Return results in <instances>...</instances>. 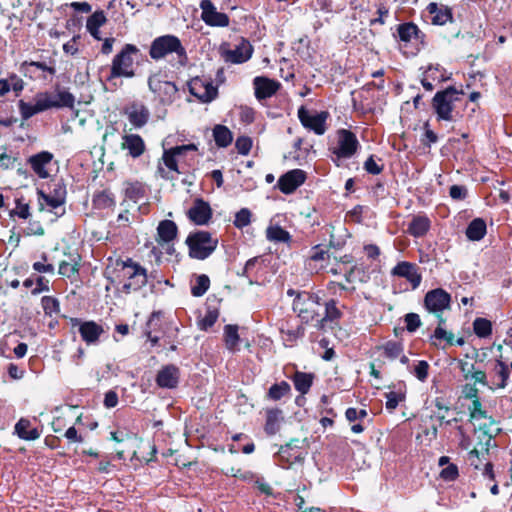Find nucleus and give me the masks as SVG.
<instances>
[{"mask_svg": "<svg viewBox=\"0 0 512 512\" xmlns=\"http://www.w3.org/2000/svg\"><path fill=\"white\" fill-rule=\"evenodd\" d=\"M210 287V279L207 275L201 274L197 275L195 278V282L191 286V294L194 297L203 296Z\"/></svg>", "mask_w": 512, "mask_h": 512, "instance_id": "obj_42", "label": "nucleus"}, {"mask_svg": "<svg viewBox=\"0 0 512 512\" xmlns=\"http://www.w3.org/2000/svg\"><path fill=\"white\" fill-rule=\"evenodd\" d=\"M53 154L48 151H41L30 156L27 160L33 172L40 178L46 179L50 176L47 166L51 164Z\"/></svg>", "mask_w": 512, "mask_h": 512, "instance_id": "obj_25", "label": "nucleus"}, {"mask_svg": "<svg viewBox=\"0 0 512 512\" xmlns=\"http://www.w3.org/2000/svg\"><path fill=\"white\" fill-rule=\"evenodd\" d=\"M166 78V75L161 72L152 74L148 78V86L161 103L170 104L174 101L178 88Z\"/></svg>", "mask_w": 512, "mask_h": 512, "instance_id": "obj_9", "label": "nucleus"}, {"mask_svg": "<svg viewBox=\"0 0 512 512\" xmlns=\"http://www.w3.org/2000/svg\"><path fill=\"white\" fill-rule=\"evenodd\" d=\"M39 195L43 199L44 204L50 209V211L55 210L54 213L57 216H61L65 213V208L63 205L66 200V188L64 185L56 184L52 193L45 194L40 191Z\"/></svg>", "mask_w": 512, "mask_h": 512, "instance_id": "obj_17", "label": "nucleus"}, {"mask_svg": "<svg viewBox=\"0 0 512 512\" xmlns=\"http://www.w3.org/2000/svg\"><path fill=\"white\" fill-rule=\"evenodd\" d=\"M367 415L368 413L365 409L358 410L353 407L348 408L345 412V417L349 422L364 419Z\"/></svg>", "mask_w": 512, "mask_h": 512, "instance_id": "obj_62", "label": "nucleus"}, {"mask_svg": "<svg viewBox=\"0 0 512 512\" xmlns=\"http://www.w3.org/2000/svg\"><path fill=\"white\" fill-rule=\"evenodd\" d=\"M359 148L360 143L352 131L339 129L336 132V141L329 147V151L332 161L339 166L341 160L352 158Z\"/></svg>", "mask_w": 512, "mask_h": 512, "instance_id": "obj_6", "label": "nucleus"}, {"mask_svg": "<svg viewBox=\"0 0 512 512\" xmlns=\"http://www.w3.org/2000/svg\"><path fill=\"white\" fill-rule=\"evenodd\" d=\"M75 97L68 91L63 90L59 91L54 96L55 108L68 107L72 108L74 106Z\"/></svg>", "mask_w": 512, "mask_h": 512, "instance_id": "obj_49", "label": "nucleus"}, {"mask_svg": "<svg viewBox=\"0 0 512 512\" xmlns=\"http://www.w3.org/2000/svg\"><path fill=\"white\" fill-rule=\"evenodd\" d=\"M190 93L202 102H211L217 96V88L209 81L199 77L193 78L189 82Z\"/></svg>", "mask_w": 512, "mask_h": 512, "instance_id": "obj_20", "label": "nucleus"}, {"mask_svg": "<svg viewBox=\"0 0 512 512\" xmlns=\"http://www.w3.org/2000/svg\"><path fill=\"white\" fill-rule=\"evenodd\" d=\"M115 281L122 286V292L129 294L141 289L147 283V270L131 258L116 260Z\"/></svg>", "mask_w": 512, "mask_h": 512, "instance_id": "obj_1", "label": "nucleus"}, {"mask_svg": "<svg viewBox=\"0 0 512 512\" xmlns=\"http://www.w3.org/2000/svg\"><path fill=\"white\" fill-rule=\"evenodd\" d=\"M364 169L372 175H378L382 172L383 166L376 163L374 156L371 155L364 163Z\"/></svg>", "mask_w": 512, "mask_h": 512, "instance_id": "obj_63", "label": "nucleus"}, {"mask_svg": "<svg viewBox=\"0 0 512 512\" xmlns=\"http://www.w3.org/2000/svg\"><path fill=\"white\" fill-rule=\"evenodd\" d=\"M235 147L239 154L247 155L252 148V140L246 136L238 137L235 142Z\"/></svg>", "mask_w": 512, "mask_h": 512, "instance_id": "obj_59", "label": "nucleus"}, {"mask_svg": "<svg viewBox=\"0 0 512 512\" xmlns=\"http://www.w3.org/2000/svg\"><path fill=\"white\" fill-rule=\"evenodd\" d=\"M19 111L21 114L22 119L27 120L31 118L32 116L38 114V110L36 108L35 102L34 103H28L23 100H20L18 103Z\"/></svg>", "mask_w": 512, "mask_h": 512, "instance_id": "obj_56", "label": "nucleus"}, {"mask_svg": "<svg viewBox=\"0 0 512 512\" xmlns=\"http://www.w3.org/2000/svg\"><path fill=\"white\" fill-rule=\"evenodd\" d=\"M218 319V312L216 310H209L206 314L198 320V327L200 330L207 331L211 328Z\"/></svg>", "mask_w": 512, "mask_h": 512, "instance_id": "obj_54", "label": "nucleus"}, {"mask_svg": "<svg viewBox=\"0 0 512 512\" xmlns=\"http://www.w3.org/2000/svg\"><path fill=\"white\" fill-rule=\"evenodd\" d=\"M11 217H19L21 219H27L30 216V207L27 203L23 202L22 199H16L15 207L10 212Z\"/></svg>", "mask_w": 512, "mask_h": 512, "instance_id": "obj_55", "label": "nucleus"}, {"mask_svg": "<svg viewBox=\"0 0 512 512\" xmlns=\"http://www.w3.org/2000/svg\"><path fill=\"white\" fill-rule=\"evenodd\" d=\"M405 324L408 332H415L421 326V320L419 315L416 313L406 314Z\"/></svg>", "mask_w": 512, "mask_h": 512, "instance_id": "obj_60", "label": "nucleus"}, {"mask_svg": "<svg viewBox=\"0 0 512 512\" xmlns=\"http://www.w3.org/2000/svg\"><path fill=\"white\" fill-rule=\"evenodd\" d=\"M473 330L479 338H488L492 334V323L486 318L478 317L473 322Z\"/></svg>", "mask_w": 512, "mask_h": 512, "instance_id": "obj_43", "label": "nucleus"}, {"mask_svg": "<svg viewBox=\"0 0 512 512\" xmlns=\"http://www.w3.org/2000/svg\"><path fill=\"white\" fill-rule=\"evenodd\" d=\"M251 211L248 208H242L235 214L233 224L236 228L242 229L251 222Z\"/></svg>", "mask_w": 512, "mask_h": 512, "instance_id": "obj_53", "label": "nucleus"}, {"mask_svg": "<svg viewBox=\"0 0 512 512\" xmlns=\"http://www.w3.org/2000/svg\"><path fill=\"white\" fill-rule=\"evenodd\" d=\"M224 342L226 348L231 351L235 352L238 350V344L240 342V337L238 334V326L228 324L224 327Z\"/></svg>", "mask_w": 512, "mask_h": 512, "instance_id": "obj_38", "label": "nucleus"}, {"mask_svg": "<svg viewBox=\"0 0 512 512\" xmlns=\"http://www.w3.org/2000/svg\"><path fill=\"white\" fill-rule=\"evenodd\" d=\"M297 443L298 440H292L280 447L277 456L282 467L288 468L292 464L302 462L304 460V453Z\"/></svg>", "mask_w": 512, "mask_h": 512, "instance_id": "obj_21", "label": "nucleus"}, {"mask_svg": "<svg viewBox=\"0 0 512 512\" xmlns=\"http://www.w3.org/2000/svg\"><path fill=\"white\" fill-rule=\"evenodd\" d=\"M34 102L39 113L51 108H55L54 95L48 92L36 94L34 97Z\"/></svg>", "mask_w": 512, "mask_h": 512, "instance_id": "obj_45", "label": "nucleus"}, {"mask_svg": "<svg viewBox=\"0 0 512 512\" xmlns=\"http://www.w3.org/2000/svg\"><path fill=\"white\" fill-rule=\"evenodd\" d=\"M213 138L216 145L220 148H226L233 141L232 132L228 127L218 124L213 128Z\"/></svg>", "mask_w": 512, "mask_h": 512, "instance_id": "obj_37", "label": "nucleus"}, {"mask_svg": "<svg viewBox=\"0 0 512 512\" xmlns=\"http://www.w3.org/2000/svg\"><path fill=\"white\" fill-rule=\"evenodd\" d=\"M510 377V370L507 364L502 360H496L490 372V385L491 390L504 389L508 385Z\"/></svg>", "mask_w": 512, "mask_h": 512, "instance_id": "obj_24", "label": "nucleus"}, {"mask_svg": "<svg viewBox=\"0 0 512 512\" xmlns=\"http://www.w3.org/2000/svg\"><path fill=\"white\" fill-rule=\"evenodd\" d=\"M93 204L98 209H106L115 206L116 201L111 192L101 191L94 195Z\"/></svg>", "mask_w": 512, "mask_h": 512, "instance_id": "obj_41", "label": "nucleus"}, {"mask_svg": "<svg viewBox=\"0 0 512 512\" xmlns=\"http://www.w3.org/2000/svg\"><path fill=\"white\" fill-rule=\"evenodd\" d=\"M467 363L462 366V371L464 373V378L466 380L473 379L476 383H480L482 385H486L489 387L490 382L487 381V375L482 370H475L474 365H471V369H466Z\"/></svg>", "mask_w": 512, "mask_h": 512, "instance_id": "obj_48", "label": "nucleus"}, {"mask_svg": "<svg viewBox=\"0 0 512 512\" xmlns=\"http://www.w3.org/2000/svg\"><path fill=\"white\" fill-rule=\"evenodd\" d=\"M291 386L286 381L273 384L266 394L267 399L271 401H279L283 397L290 395Z\"/></svg>", "mask_w": 512, "mask_h": 512, "instance_id": "obj_39", "label": "nucleus"}, {"mask_svg": "<svg viewBox=\"0 0 512 512\" xmlns=\"http://www.w3.org/2000/svg\"><path fill=\"white\" fill-rule=\"evenodd\" d=\"M470 417L475 420L484 419L487 417V412L482 408L480 399H475L469 406Z\"/></svg>", "mask_w": 512, "mask_h": 512, "instance_id": "obj_58", "label": "nucleus"}, {"mask_svg": "<svg viewBox=\"0 0 512 512\" xmlns=\"http://www.w3.org/2000/svg\"><path fill=\"white\" fill-rule=\"evenodd\" d=\"M429 363L425 360H419L415 363L411 373L421 382H425L429 375Z\"/></svg>", "mask_w": 512, "mask_h": 512, "instance_id": "obj_51", "label": "nucleus"}, {"mask_svg": "<svg viewBox=\"0 0 512 512\" xmlns=\"http://www.w3.org/2000/svg\"><path fill=\"white\" fill-rule=\"evenodd\" d=\"M187 217L196 225H206L212 217V209L208 202L197 198L187 211Z\"/></svg>", "mask_w": 512, "mask_h": 512, "instance_id": "obj_22", "label": "nucleus"}, {"mask_svg": "<svg viewBox=\"0 0 512 512\" xmlns=\"http://www.w3.org/2000/svg\"><path fill=\"white\" fill-rule=\"evenodd\" d=\"M201 20L210 27H227L230 24V18L227 14L217 11L211 0H201Z\"/></svg>", "mask_w": 512, "mask_h": 512, "instance_id": "obj_15", "label": "nucleus"}, {"mask_svg": "<svg viewBox=\"0 0 512 512\" xmlns=\"http://www.w3.org/2000/svg\"><path fill=\"white\" fill-rule=\"evenodd\" d=\"M306 180V173L301 169H293L280 176L277 188L284 194L293 193Z\"/></svg>", "mask_w": 512, "mask_h": 512, "instance_id": "obj_19", "label": "nucleus"}, {"mask_svg": "<svg viewBox=\"0 0 512 512\" xmlns=\"http://www.w3.org/2000/svg\"><path fill=\"white\" fill-rule=\"evenodd\" d=\"M282 410L278 408H271L266 410V421L264 430L269 436L275 435L279 432L281 423L283 422Z\"/></svg>", "mask_w": 512, "mask_h": 512, "instance_id": "obj_30", "label": "nucleus"}, {"mask_svg": "<svg viewBox=\"0 0 512 512\" xmlns=\"http://www.w3.org/2000/svg\"><path fill=\"white\" fill-rule=\"evenodd\" d=\"M180 371L173 364L162 367L156 376V383L161 388L173 389L179 383Z\"/></svg>", "mask_w": 512, "mask_h": 512, "instance_id": "obj_26", "label": "nucleus"}, {"mask_svg": "<svg viewBox=\"0 0 512 512\" xmlns=\"http://www.w3.org/2000/svg\"><path fill=\"white\" fill-rule=\"evenodd\" d=\"M329 114L326 111L311 114L304 106L298 110V118L301 124L317 135H323L327 130L326 121Z\"/></svg>", "mask_w": 512, "mask_h": 512, "instance_id": "obj_13", "label": "nucleus"}, {"mask_svg": "<svg viewBox=\"0 0 512 512\" xmlns=\"http://www.w3.org/2000/svg\"><path fill=\"white\" fill-rule=\"evenodd\" d=\"M266 236L270 241L282 243H287L291 239L289 232L278 225L268 227Z\"/></svg>", "mask_w": 512, "mask_h": 512, "instance_id": "obj_44", "label": "nucleus"}, {"mask_svg": "<svg viewBox=\"0 0 512 512\" xmlns=\"http://www.w3.org/2000/svg\"><path fill=\"white\" fill-rule=\"evenodd\" d=\"M178 233L177 225L172 220H162L159 222L157 227L158 242L170 243L176 237Z\"/></svg>", "mask_w": 512, "mask_h": 512, "instance_id": "obj_31", "label": "nucleus"}, {"mask_svg": "<svg viewBox=\"0 0 512 512\" xmlns=\"http://www.w3.org/2000/svg\"><path fill=\"white\" fill-rule=\"evenodd\" d=\"M129 123L134 128H142L150 118L149 109L142 103L134 102L127 106L124 111Z\"/></svg>", "mask_w": 512, "mask_h": 512, "instance_id": "obj_23", "label": "nucleus"}, {"mask_svg": "<svg viewBox=\"0 0 512 512\" xmlns=\"http://www.w3.org/2000/svg\"><path fill=\"white\" fill-rule=\"evenodd\" d=\"M467 189L462 185H452L449 189V195L454 200H464L467 196Z\"/></svg>", "mask_w": 512, "mask_h": 512, "instance_id": "obj_64", "label": "nucleus"}, {"mask_svg": "<svg viewBox=\"0 0 512 512\" xmlns=\"http://www.w3.org/2000/svg\"><path fill=\"white\" fill-rule=\"evenodd\" d=\"M431 221L425 215L415 216L408 225V233L413 237H423L430 229Z\"/></svg>", "mask_w": 512, "mask_h": 512, "instance_id": "obj_32", "label": "nucleus"}, {"mask_svg": "<svg viewBox=\"0 0 512 512\" xmlns=\"http://www.w3.org/2000/svg\"><path fill=\"white\" fill-rule=\"evenodd\" d=\"M386 403L385 407L390 412L394 411L397 406L406 399L405 385H400L396 390H390L384 394Z\"/></svg>", "mask_w": 512, "mask_h": 512, "instance_id": "obj_34", "label": "nucleus"}, {"mask_svg": "<svg viewBox=\"0 0 512 512\" xmlns=\"http://www.w3.org/2000/svg\"><path fill=\"white\" fill-rule=\"evenodd\" d=\"M320 297L316 294L302 291L293 300V311L305 323H308L318 316Z\"/></svg>", "mask_w": 512, "mask_h": 512, "instance_id": "obj_8", "label": "nucleus"}, {"mask_svg": "<svg viewBox=\"0 0 512 512\" xmlns=\"http://www.w3.org/2000/svg\"><path fill=\"white\" fill-rule=\"evenodd\" d=\"M172 53L177 55L180 65L186 64V50L177 36L170 34L159 36L150 45L149 55L153 60L158 61Z\"/></svg>", "mask_w": 512, "mask_h": 512, "instance_id": "obj_4", "label": "nucleus"}, {"mask_svg": "<svg viewBox=\"0 0 512 512\" xmlns=\"http://www.w3.org/2000/svg\"><path fill=\"white\" fill-rule=\"evenodd\" d=\"M342 316L341 311L337 307V302L335 300H330L325 304V315L322 319L324 321H335L340 319Z\"/></svg>", "mask_w": 512, "mask_h": 512, "instance_id": "obj_50", "label": "nucleus"}, {"mask_svg": "<svg viewBox=\"0 0 512 512\" xmlns=\"http://www.w3.org/2000/svg\"><path fill=\"white\" fill-rule=\"evenodd\" d=\"M197 151L198 147L193 143L175 146L164 150L162 160L169 170L182 174L187 172L186 167L195 166Z\"/></svg>", "mask_w": 512, "mask_h": 512, "instance_id": "obj_2", "label": "nucleus"}, {"mask_svg": "<svg viewBox=\"0 0 512 512\" xmlns=\"http://www.w3.org/2000/svg\"><path fill=\"white\" fill-rule=\"evenodd\" d=\"M391 275L406 279L411 284L413 290L417 289L422 282L419 267L415 263L408 261L397 263V265L392 268Z\"/></svg>", "mask_w": 512, "mask_h": 512, "instance_id": "obj_16", "label": "nucleus"}, {"mask_svg": "<svg viewBox=\"0 0 512 512\" xmlns=\"http://www.w3.org/2000/svg\"><path fill=\"white\" fill-rule=\"evenodd\" d=\"M381 348L384 355L391 360L400 357L404 350L403 344L398 341H387Z\"/></svg>", "mask_w": 512, "mask_h": 512, "instance_id": "obj_47", "label": "nucleus"}, {"mask_svg": "<svg viewBox=\"0 0 512 512\" xmlns=\"http://www.w3.org/2000/svg\"><path fill=\"white\" fill-rule=\"evenodd\" d=\"M43 310L46 314H52L59 312L60 305L59 301L52 296H44L41 299Z\"/></svg>", "mask_w": 512, "mask_h": 512, "instance_id": "obj_57", "label": "nucleus"}, {"mask_svg": "<svg viewBox=\"0 0 512 512\" xmlns=\"http://www.w3.org/2000/svg\"><path fill=\"white\" fill-rule=\"evenodd\" d=\"M107 19L102 10L95 11L91 16L88 17L86 22V29H99L106 23Z\"/></svg>", "mask_w": 512, "mask_h": 512, "instance_id": "obj_52", "label": "nucleus"}, {"mask_svg": "<svg viewBox=\"0 0 512 512\" xmlns=\"http://www.w3.org/2000/svg\"><path fill=\"white\" fill-rule=\"evenodd\" d=\"M145 186L140 182H128L125 185V196L134 203L145 197Z\"/></svg>", "mask_w": 512, "mask_h": 512, "instance_id": "obj_40", "label": "nucleus"}, {"mask_svg": "<svg viewBox=\"0 0 512 512\" xmlns=\"http://www.w3.org/2000/svg\"><path fill=\"white\" fill-rule=\"evenodd\" d=\"M458 475V467L455 464L447 465L440 473L441 478L445 481H454Z\"/></svg>", "mask_w": 512, "mask_h": 512, "instance_id": "obj_61", "label": "nucleus"}, {"mask_svg": "<svg viewBox=\"0 0 512 512\" xmlns=\"http://www.w3.org/2000/svg\"><path fill=\"white\" fill-rule=\"evenodd\" d=\"M71 322L73 326H79L81 338L88 345L96 344L104 333L103 327L94 321L82 322L78 318H72Z\"/></svg>", "mask_w": 512, "mask_h": 512, "instance_id": "obj_18", "label": "nucleus"}, {"mask_svg": "<svg viewBox=\"0 0 512 512\" xmlns=\"http://www.w3.org/2000/svg\"><path fill=\"white\" fill-rule=\"evenodd\" d=\"M255 97L263 100L272 97L280 87V83L276 80L269 79L264 76L255 77L253 80Z\"/></svg>", "mask_w": 512, "mask_h": 512, "instance_id": "obj_27", "label": "nucleus"}, {"mask_svg": "<svg viewBox=\"0 0 512 512\" xmlns=\"http://www.w3.org/2000/svg\"><path fill=\"white\" fill-rule=\"evenodd\" d=\"M122 140V149L127 150L132 158H139L146 149L144 140L138 134H126Z\"/></svg>", "mask_w": 512, "mask_h": 512, "instance_id": "obj_28", "label": "nucleus"}, {"mask_svg": "<svg viewBox=\"0 0 512 512\" xmlns=\"http://www.w3.org/2000/svg\"><path fill=\"white\" fill-rule=\"evenodd\" d=\"M314 375L311 373H305L296 371L292 377L294 387L302 395L307 394L313 384Z\"/></svg>", "mask_w": 512, "mask_h": 512, "instance_id": "obj_35", "label": "nucleus"}, {"mask_svg": "<svg viewBox=\"0 0 512 512\" xmlns=\"http://www.w3.org/2000/svg\"><path fill=\"white\" fill-rule=\"evenodd\" d=\"M15 432L19 438L23 440H36L40 437V432L37 428L31 427V422L28 419L21 418L15 425Z\"/></svg>", "mask_w": 512, "mask_h": 512, "instance_id": "obj_33", "label": "nucleus"}, {"mask_svg": "<svg viewBox=\"0 0 512 512\" xmlns=\"http://www.w3.org/2000/svg\"><path fill=\"white\" fill-rule=\"evenodd\" d=\"M20 72L32 80H47V75L53 76L56 73L55 60L48 62L24 61L20 64Z\"/></svg>", "mask_w": 512, "mask_h": 512, "instance_id": "obj_11", "label": "nucleus"}, {"mask_svg": "<svg viewBox=\"0 0 512 512\" xmlns=\"http://www.w3.org/2000/svg\"><path fill=\"white\" fill-rule=\"evenodd\" d=\"M451 296L442 288L430 290L424 297V306L427 311L441 316V313L450 307Z\"/></svg>", "mask_w": 512, "mask_h": 512, "instance_id": "obj_14", "label": "nucleus"}, {"mask_svg": "<svg viewBox=\"0 0 512 512\" xmlns=\"http://www.w3.org/2000/svg\"><path fill=\"white\" fill-rule=\"evenodd\" d=\"M398 40L403 43L404 47L408 44H412L415 54L425 44V34L418 28V26L412 22L402 23L397 26Z\"/></svg>", "mask_w": 512, "mask_h": 512, "instance_id": "obj_10", "label": "nucleus"}, {"mask_svg": "<svg viewBox=\"0 0 512 512\" xmlns=\"http://www.w3.org/2000/svg\"><path fill=\"white\" fill-rule=\"evenodd\" d=\"M462 94V91H458L455 87L450 86L442 91H438L434 95L432 108L438 121H455L454 104L459 101V96Z\"/></svg>", "mask_w": 512, "mask_h": 512, "instance_id": "obj_5", "label": "nucleus"}, {"mask_svg": "<svg viewBox=\"0 0 512 512\" xmlns=\"http://www.w3.org/2000/svg\"><path fill=\"white\" fill-rule=\"evenodd\" d=\"M220 53L226 62L241 64L251 58L253 47L248 40L241 38L240 43L234 49L228 48L227 44L221 45Z\"/></svg>", "mask_w": 512, "mask_h": 512, "instance_id": "obj_12", "label": "nucleus"}, {"mask_svg": "<svg viewBox=\"0 0 512 512\" xmlns=\"http://www.w3.org/2000/svg\"><path fill=\"white\" fill-rule=\"evenodd\" d=\"M486 231L485 221L481 218H476L469 223L466 229V236L471 241H479L485 236Z\"/></svg>", "mask_w": 512, "mask_h": 512, "instance_id": "obj_36", "label": "nucleus"}, {"mask_svg": "<svg viewBox=\"0 0 512 512\" xmlns=\"http://www.w3.org/2000/svg\"><path fill=\"white\" fill-rule=\"evenodd\" d=\"M140 53L139 48L134 44H125L123 48L113 57L110 73L107 81L116 78H133L136 76V65L134 56Z\"/></svg>", "mask_w": 512, "mask_h": 512, "instance_id": "obj_3", "label": "nucleus"}, {"mask_svg": "<svg viewBox=\"0 0 512 512\" xmlns=\"http://www.w3.org/2000/svg\"><path fill=\"white\" fill-rule=\"evenodd\" d=\"M189 249V256L193 259L204 260L216 249L218 239L208 231L191 232L185 241Z\"/></svg>", "mask_w": 512, "mask_h": 512, "instance_id": "obj_7", "label": "nucleus"}, {"mask_svg": "<svg viewBox=\"0 0 512 512\" xmlns=\"http://www.w3.org/2000/svg\"><path fill=\"white\" fill-rule=\"evenodd\" d=\"M426 10L432 16V23L435 25H444L453 20L452 10L446 5L431 2Z\"/></svg>", "mask_w": 512, "mask_h": 512, "instance_id": "obj_29", "label": "nucleus"}, {"mask_svg": "<svg viewBox=\"0 0 512 512\" xmlns=\"http://www.w3.org/2000/svg\"><path fill=\"white\" fill-rule=\"evenodd\" d=\"M439 324L438 327L435 329L433 335L431 336L432 344L434 346H438L437 340H445L448 344L453 343V334L447 332L442 325L445 323V320L442 318V316H438Z\"/></svg>", "mask_w": 512, "mask_h": 512, "instance_id": "obj_46", "label": "nucleus"}]
</instances>
